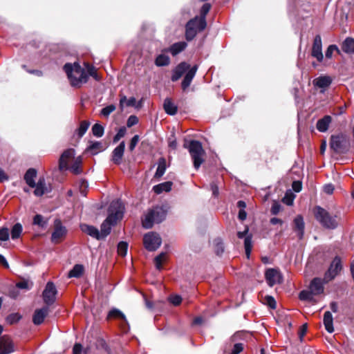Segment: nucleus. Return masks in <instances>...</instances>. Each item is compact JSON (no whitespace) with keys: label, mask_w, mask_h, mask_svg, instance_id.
<instances>
[{"label":"nucleus","mask_w":354,"mask_h":354,"mask_svg":"<svg viewBox=\"0 0 354 354\" xmlns=\"http://www.w3.org/2000/svg\"><path fill=\"white\" fill-rule=\"evenodd\" d=\"M124 207L120 200H115L111 202L109 207V214L106 220L102 223L100 234L101 239L109 235L111 227L115 225L118 221L123 216Z\"/></svg>","instance_id":"nucleus-1"},{"label":"nucleus","mask_w":354,"mask_h":354,"mask_svg":"<svg viewBox=\"0 0 354 354\" xmlns=\"http://www.w3.org/2000/svg\"><path fill=\"white\" fill-rule=\"evenodd\" d=\"M37 171L34 168L28 169L24 175V180L31 188H34L33 194L35 196L40 197L52 191L51 185L46 183L44 176H40L36 183Z\"/></svg>","instance_id":"nucleus-2"},{"label":"nucleus","mask_w":354,"mask_h":354,"mask_svg":"<svg viewBox=\"0 0 354 354\" xmlns=\"http://www.w3.org/2000/svg\"><path fill=\"white\" fill-rule=\"evenodd\" d=\"M63 69L73 87L80 88L87 82L88 75L78 62L66 63Z\"/></svg>","instance_id":"nucleus-3"},{"label":"nucleus","mask_w":354,"mask_h":354,"mask_svg":"<svg viewBox=\"0 0 354 354\" xmlns=\"http://www.w3.org/2000/svg\"><path fill=\"white\" fill-rule=\"evenodd\" d=\"M313 212L315 218L324 227L335 229L337 227L338 223L336 215L331 214L320 206H316Z\"/></svg>","instance_id":"nucleus-4"},{"label":"nucleus","mask_w":354,"mask_h":354,"mask_svg":"<svg viewBox=\"0 0 354 354\" xmlns=\"http://www.w3.org/2000/svg\"><path fill=\"white\" fill-rule=\"evenodd\" d=\"M184 147L188 149L193 160L194 168L198 169L204 162L205 154L201 143L197 140H191L188 144L185 143Z\"/></svg>","instance_id":"nucleus-5"},{"label":"nucleus","mask_w":354,"mask_h":354,"mask_svg":"<svg viewBox=\"0 0 354 354\" xmlns=\"http://www.w3.org/2000/svg\"><path fill=\"white\" fill-rule=\"evenodd\" d=\"M167 216V210L163 207L157 206L151 209L142 220V226L145 229L151 228L154 223L164 221Z\"/></svg>","instance_id":"nucleus-6"},{"label":"nucleus","mask_w":354,"mask_h":354,"mask_svg":"<svg viewBox=\"0 0 354 354\" xmlns=\"http://www.w3.org/2000/svg\"><path fill=\"white\" fill-rule=\"evenodd\" d=\"M330 147L335 153H346L350 148L349 138L344 134L332 136L330 138Z\"/></svg>","instance_id":"nucleus-7"},{"label":"nucleus","mask_w":354,"mask_h":354,"mask_svg":"<svg viewBox=\"0 0 354 354\" xmlns=\"http://www.w3.org/2000/svg\"><path fill=\"white\" fill-rule=\"evenodd\" d=\"M144 245L149 251L156 250L162 243V239L158 234L149 232L144 236Z\"/></svg>","instance_id":"nucleus-8"},{"label":"nucleus","mask_w":354,"mask_h":354,"mask_svg":"<svg viewBox=\"0 0 354 354\" xmlns=\"http://www.w3.org/2000/svg\"><path fill=\"white\" fill-rule=\"evenodd\" d=\"M342 268L341 259L339 257H335L331 262L328 270L325 273L324 280L327 282L333 279L339 274Z\"/></svg>","instance_id":"nucleus-9"},{"label":"nucleus","mask_w":354,"mask_h":354,"mask_svg":"<svg viewBox=\"0 0 354 354\" xmlns=\"http://www.w3.org/2000/svg\"><path fill=\"white\" fill-rule=\"evenodd\" d=\"M311 55L315 57L319 62H322L324 60V55L322 53V37L319 35H317L314 38Z\"/></svg>","instance_id":"nucleus-10"},{"label":"nucleus","mask_w":354,"mask_h":354,"mask_svg":"<svg viewBox=\"0 0 354 354\" xmlns=\"http://www.w3.org/2000/svg\"><path fill=\"white\" fill-rule=\"evenodd\" d=\"M57 294L56 288L53 282H48L43 292V298L44 302L48 304H52L55 300Z\"/></svg>","instance_id":"nucleus-11"},{"label":"nucleus","mask_w":354,"mask_h":354,"mask_svg":"<svg viewBox=\"0 0 354 354\" xmlns=\"http://www.w3.org/2000/svg\"><path fill=\"white\" fill-rule=\"evenodd\" d=\"M266 279L268 284L272 287L277 283L282 282V277L281 273L276 269L269 268L266 270L265 274Z\"/></svg>","instance_id":"nucleus-12"},{"label":"nucleus","mask_w":354,"mask_h":354,"mask_svg":"<svg viewBox=\"0 0 354 354\" xmlns=\"http://www.w3.org/2000/svg\"><path fill=\"white\" fill-rule=\"evenodd\" d=\"M203 30L199 28L197 20L194 19L189 20L186 25L185 37L187 40L191 41L195 37L198 31Z\"/></svg>","instance_id":"nucleus-13"},{"label":"nucleus","mask_w":354,"mask_h":354,"mask_svg":"<svg viewBox=\"0 0 354 354\" xmlns=\"http://www.w3.org/2000/svg\"><path fill=\"white\" fill-rule=\"evenodd\" d=\"M15 351V344L11 338L3 335L0 338V354H10Z\"/></svg>","instance_id":"nucleus-14"},{"label":"nucleus","mask_w":354,"mask_h":354,"mask_svg":"<svg viewBox=\"0 0 354 354\" xmlns=\"http://www.w3.org/2000/svg\"><path fill=\"white\" fill-rule=\"evenodd\" d=\"M55 229L52 234L51 239L54 243H58L61 238L66 234V229L62 225L59 219H56L54 222Z\"/></svg>","instance_id":"nucleus-15"},{"label":"nucleus","mask_w":354,"mask_h":354,"mask_svg":"<svg viewBox=\"0 0 354 354\" xmlns=\"http://www.w3.org/2000/svg\"><path fill=\"white\" fill-rule=\"evenodd\" d=\"M75 156V150L73 149H68L65 150L61 155L59 160V170L68 169V162Z\"/></svg>","instance_id":"nucleus-16"},{"label":"nucleus","mask_w":354,"mask_h":354,"mask_svg":"<svg viewBox=\"0 0 354 354\" xmlns=\"http://www.w3.org/2000/svg\"><path fill=\"white\" fill-rule=\"evenodd\" d=\"M197 70L198 66L194 65L192 68L189 67V68L185 72V75L181 84V86L183 91H185L190 86Z\"/></svg>","instance_id":"nucleus-17"},{"label":"nucleus","mask_w":354,"mask_h":354,"mask_svg":"<svg viewBox=\"0 0 354 354\" xmlns=\"http://www.w3.org/2000/svg\"><path fill=\"white\" fill-rule=\"evenodd\" d=\"M189 67L190 65L185 62L180 63L172 71L171 81L178 80Z\"/></svg>","instance_id":"nucleus-18"},{"label":"nucleus","mask_w":354,"mask_h":354,"mask_svg":"<svg viewBox=\"0 0 354 354\" xmlns=\"http://www.w3.org/2000/svg\"><path fill=\"white\" fill-rule=\"evenodd\" d=\"M125 149V143L124 141L121 142L120 145L116 147L112 152L111 160L115 165H120L122 162V157Z\"/></svg>","instance_id":"nucleus-19"},{"label":"nucleus","mask_w":354,"mask_h":354,"mask_svg":"<svg viewBox=\"0 0 354 354\" xmlns=\"http://www.w3.org/2000/svg\"><path fill=\"white\" fill-rule=\"evenodd\" d=\"M211 8V6L209 3H205L202 6L201 9V17H195L194 19L198 21V27L200 29H205L206 27V21L205 17L206 15L209 12Z\"/></svg>","instance_id":"nucleus-20"},{"label":"nucleus","mask_w":354,"mask_h":354,"mask_svg":"<svg viewBox=\"0 0 354 354\" xmlns=\"http://www.w3.org/2000/svg\"><path fill=\"white\" fill-rule=\"evenodd\" d=\"M314 295H318L324 292V281L320 278H315L312 280L309 287Z\"/></svg>","instance_id":"nucleus-21"},{"label":"nucleus","mask_w":354,"mask_h":354,"mask_svg":"<svg viewBox=\"0 0 354 354\" xmlns=\"http://www.w3.org/2000/svg\"><path fill=\"white\" fill-rule=\"evenodd\" d=\"M48 313V308L44 307L35 311L32 322L35 325L41 324Z\"/></svg>","instance_id":"nucleus-22"},{"label":"nucleus","mask_w":354,"mask_h":354,"mask_svg":"<svg viewBox=\"0 0 354 354\" xmlns=\"http://www.w3.org/2000/svg\"><path fill=\"white\" fill-rule=\"evenodd\" d=\"M295 231L297 232V236L301 239L304 232V222L302 216H297L294 219Z\"/></svg>","instance_id":"nucleus-23"},{"label":"nucleus","mask_w":354,"mask_h":354,"mask_svg":"<svg viewBox=\"0 0 354 354\" xmlns=\"http://www.w3.org/2000/svg\"><path fill=\"white\" fill-rule=\"evenodd\" d=\"M80 227L82 232L90 235L91 236L97 239H101L100 232L96 227L86 224L81 225Z\"/></svg>","instance_id":"nucleus-24"},{"label":"nucleus","mask_w":354,"mask_h":354,"mask_svg":"<svg viewBox=\"0 0 354 354\" xmlns=\"http://www.w3.org/2000/svg\"><path fill=\"white\" fill-rule=\"evenodd\" d=\"M323 322H324L326 330L328 333H332L334 331L333 318V315L330 311H326L324 313Z\"/></svg>","instance_id":"nucleus-25"},{"label":"nucleus","mask_w":354,"mask_h":354,"mask_svg":"<svg viewBox=\"0 0 354 354\" xmlns=\"http://www.w3.org/2000/svg\"><path fill=\"white\" fill-rule=\"evenodd\" d=\"M342 50L347 54H354V39L346 37L342 44Z\"/></svg>","instance_id":"nucleus-26"},{"label":"nucleus","mask_w":354,"mask_h":354,"mask_svg":"<svg viewBox=\"0 0 354 354\" xmlns=\"http://www.w3.org/2000/svg\"><path fill=\"white\" fill-rule=\"evenodd\" d=\"M332 82V80L329 76H320L314 80V84L321 88L328 87Z\"/></svg>","instance_id":"nucleus-27"},{"label":"nucleus","mask_w":354,"mask_h":354,"mask_svg":"<svg viewBox=\"0 0 354 354\" xmlns=\"http://www.w3.org/2000/svg\"><path fill=\"white\" fill-rule=\"evenodd\" d=\"M187 44L185 41H179L172 44L169 48L168 51L171 53L173 56L177 55L178 53L185 49Z\"/></svg>","instance_id":"nucleus-28"},{"label":"nucleus","mask_w":354,"mask_h":354,"mask_svg":"<svg viewBox=\"0 0 354 354\" xmlns=\"http://www.w3.org/2000/svg\"><path fill=\"white\" fill-rule=\"evenodd\" d=\"M172 185H173V183L171 181L164 182V183H160L157 185H155L153 187V190L157 194H160L163 192H168L171 191Z\"/></svg>","instance_id":"nucleus-29"},{"label":"nucleus","mask_w":354,"mask_h":354,"mask_svg":"<svg viewBox=\"0 0 354 354\" xmlns=\"http://www.w3.org/2000/svg\"><path fill=\"white\" fill-rule=\"evenodd\" d=\"M163 108L165 111L170 115H174L177 113V106L172 102L170 98L165 100Z\"/></svg>","instance_id":"nucleus-30"},{"label":"nucleus","mask_w":354,"mask_h":354,"mask_svg":"<svg viewBox=\"0 0 354 354\" xmlns=\"http://www.w3.org/2000/svg\"><path fill=\"white\" fill-rule=\"evenodd\" d=\"M330 122L331 117L329 115H326L317 121V129L321 132H325L327 131Z\"/></svg>","instance_id":"nucleus-31"},{"label":"nucleus","mask_w":354,"mask_h":354,"mask_svg":"<svg viewBox=\"0 0 354 354\" xmlns=\"http://www.w3.org/2000/svg\"><path fill=\"white\" fill-rule=\"evenodd\" d=\"M103 150V146L101 142H90V145L86 148V151L92 155H95Z\"/></svg>","instance_id":"nucleus-32"},{"label":"nucleus","mask_w":354,"mask_h":354,"mask_svg":"<svg viewBox=\"0 0 354 354\" xmlns=\"http://www.w3.org/2000/svg\"><path fill=\"white\" fill-rule=\"evenodd\" d=\"M166 171V160L165 158H160L158 160V167L155 174L156 178H160Z\"/></svg>","instance_id":"nucleus-33"},{"label":"nucleus","mask_w":354,"mask_h":354,"mask_svg":"<svg viewBox=\"0 0 354 354\" xmlns=\"http://www.w3.org/2000/svg\"><path fill=\"white\" fill-rule=\"evenodd\" d=\"M84 271V268L80 264H76L73 269L68 272V277H80Z\"/></svg>","instance_id":"nucleus-34"},{"label":"nucleus","mask_w":354,"mask_h":354,"mask_svg":"<svg viewBox=\"0 0 354 354\" xmlns=\"http://www.w3.org/2000/svg\"><path fill=\"white\" fill-rule=\"evenodd\" d=\"M136 100L135 97H132L127 99L126 96L123 95L120 100V106L122 110L124 106H133L136 104Z\"/></svg>","instance_id":"nucleus-35"},{"label":"nucleus","mask_w":354,"mask_h":354,"mask_svg":"<svg viewBox=\"0 0 354 354\" xmlns=\"http://www.w3.org/2000/svg\"><path fill=\"white\" fill-rule=\"evenodd\" d=\"M22 289V281H19L15 286L9 289L8 295L11 298L15 299L19 295L20 290Z\"/></svg>","instance_id":"nucleus-36"},{"label":"nucleus","mask_w":354,"mask_h":354,"mask_svg":"<svg viewBox=\"0 0 354 354\" xmlns=\"http://www.w3.org/2000/svg\"><path fill=\"white\" fill-rule=\"evenodd\" d=\"M108 318L120 319L123 320L124 322H127L125 315L122 313V311L117 308H113L109 311Z\"/></svg>","instance_id":"nucleus-37"},{"label":"nucleus","mask_w":354,"mask_h":354,"mask_svg":"<svg viewBox=\"0 0 354 354\" xmlns=\"http://www.w3.org/2000/svg\"><path fill=\"white\" fill-rule=\"evenodd\" d=\"M155 63L158 66H167L170 63V59L167 55L161 54L156 57Z\"/></svg>","instance_id":"nucleus-38"},{"label":"nucleus","mask_w":354,"mask_h":354,"mask_svg":"<svg viewBox=\"0 0 354 354\" xmlns=\"http://www.w3.org/2000/svg\"><path fill=\"white\" fill-rule=\"evenodd\" d=\"M167 259V253L161 252L154 259L155 266L156 269L160 270L162 269V264L164 261H166Z\"/></svg>","instance_id":"nucleus-39"},{"label":"nucleus","mask_w":354,"mask_h":354,"mask_svg":"<svg viewBox=\"0 0 354 354\" xmlns=\"http://www.w3.org/2000/svg\"><path fill=\"white\" fill-rule=\"evenodd\" d=\"M244 246L245 250V254L248 258H249L250 252L252 251V235L248 234L245 236L244 240Z\"/></svg>","instance_id":"nucleus-40"},{"label":"nucleus","mask_w":354,"mask_h":354,"mask_svg":"<svg viewBox=\"0 0 354 354\" xmlns=\"http://www.w3.org/2000/svg\"><path fill=\"white\" fill-rule=\"evenodd\" d=\"M104 127L98 123L95 124L92 127V133L93 136L97 138H101L104 135Z\"/></svg>","instance_id":"nucleus-41"},{"label":"nucleus","mask_w":354,"mask_h":354,"mask_svg":"<svg viewBox=\"0 0 354 354\" xmlns=\"http://www.w3.org/2000/svg\"><path fill=\"white\" fill-rule=\"evenodd\" d=\"M22 231V227L20 223H16L12 228L10 234L12 239H17L20 236Z\"/></svg>","instance_id":"nucleus-42"},{"label":"nucleus","mask_w":354,"mask_h":354,"mask_svg":"<svg viewBox=\"0 0 354 354\" xmlns=\"http://www.w3.org/2000/svg\"><path fill=\"white\" fill-rule=\"evenodd\" d=\"M81 164H82V159L80 157H78L77 159H75V162H73V164L71 165V167H68V169H70V170L75 174H78L81 172Z\"/></svg>","instance_id":"nucleus-43"},{"label":"nucleus","mask_w":354,"mask_h":354,"mask_svg":"<svg viewBox=\"0 0 354 354\" xmlns=\"http://www.w3.org/2000/svg\"><path fill=\"white\" fill-rule=\"evenodd\" d=\"M337 52L338 54L340 53V50L338 48V47L335 45V44H332V45H330L326 52H325V57L326 59H331L333 57V53L334 52Z\"/></svg>","instance_id":"nucleus-44"},{"label":"nucleus","mask_w":354,"mask_h":354,"mask_svg":"<svg viewBox=\"0 0 354 354\" xmlns=\"http://www.w3.org/2000/svg\"><path fill=\"white\" fill-rule=\"evenodd\" d=\"M90 123L88 121H82L80 127L77 129V134L79 137H82L89 127Z\"/></svg>","instance_id":"nucleus-45"},{"label":"nucleus","mask_w":354,"mask_h":354,"mask_svg":"<svg viewBox=\"0 0 354 354\" xmlns=\"http://www.w3.org/2000/svg\"><path fill=\"white\" fill-rule=\"evenodd\" d=\"M215 252L217 255H221L224 252L223 243L220 239H216L214 241Z\"/></svg>","instance_id":"nucleus-46"},{"label":"nucleus","mask_w":354,"mask_h":354,"mask_svg":"<svg viewBox=\"0 0 354 354\" xmlns=\"http://www.w3.org/2000/svg\"><path fill=\"white\" fill-rule=\"evenodd\" d=\"M128 243L124 241H121L118 245V252L119 255L125 257L127 253Z\"/></svg>","instance_id":"nucleus-47"},{"label":"nucleus","mask_w":354,"mask_h":354,"mask_svg":"<svg viewBox=\"0 0 354 354\" xmlns=\"http://www.w3.org/2000/svg\"><path fill=\"white\" fill-rule=\"evenodd\" d=\"M313 295H314L310 290L309 291L302 290L299 293V299L304 301H312L313 299Z\"/></svg>","instance_id":"nucleus-48"},{"label":"nucleus","mask_w":354,"mask_h":354,"mask_svg":"<svg viewBox=\"0 0 354 354\" xmlns=\"http://www.w3.org/2000/svg\"><path fill=\"white\" fill-rule=\"evenodd\" d=\"M116 107L113 104H110L101 110V115L104 117L108 118L109 115L115 110Z\"/></svg>","instance_id":"nucleus-49"},{"label":"nucleus","mask_w":354,"mask_h":354,"mask_svg":"<svg viewBox=\"0 0 354 354\" xmlns=\"http://www.w3.org/2000/svg\"><path fill=\"white\" fill-rule=\"evenodd\" d=\"M20 319L21 316L19 313H12L6 317V322L9 324H14L18 322Z\"/></svg>","instance_id":"nucleus-50"},{"label":"nucleus","mask_w":354,"mask_h":354,"mask_svg":"<svg viewBox=\"0 0 354 354\" xmlns=\"http://www.w3.org/2000/svg\"><path fill=\"white\" fill-rule=\"evenodd\" d=\"M33 223L41 227H44L47 224L46 221H44L43 216L39 214H37L34 217Z\"/></svg>","instance_id":"nucleus-51"},{"label":"nucleus","mask_w":354,"mask_h":354,"mask_svg":"<svg viewBox=\"0 0 354 354\" xmlns=\"http://www.w3.org/2000/svg\"><path fill=\"white\" fill-rule=\"evenodd\" d=\"M126 128L125 127H121L118 131L117 132V133L115 134V136L113 137V142L115 143L117 142H118L122 138H123L125 134H126Z\"/></svg>","instance_id":"nucleus-52"},{"label":"nucleus","mask_w":354,"mask_h":354,"mask_svg":"<svg viewBox=\"0 0 354 354\" xmlns=\"http://www.w3.org/2000/svg\"><path fill=\"white\" fill-rule=\"evenodd\" d=\"M34 283L29 277H24V291L29 290L33 287Z\"/></svg>","instance_id":"nucleus-53"},{"label":"nucleus","mask_w":354,"mask_h":354,"mask_svg":"<svg viewBox=\"0 0 354 354\" xmlns=\"http://www.w3.org/2000/svg\"><path fill=\"white\" fill-rule=\"evenodd\" d=\"M265 303L267 304L270 308L275 309L277 306L276 301L273 297L267 295L265 297Z\"/></svg>","instance_id":"nucleus-54"},{"label":"nucleus","mask_w":354,"mask_h":354,"mask_svg":"<svg viewBox=\"0 0 354 354\" xmlns=\"http://www.w3.org/2000/svg\"><path fill=\"white\" fill-rule=\"evenodd\" d=\"M9 238V230L7 227L0 229V241H7Z\"/></svg>","instance_id":"nucleus-55"},{"label":"nucleus","mask_w":354,"mask_h":354,"mask_svg":"<svg viewBox=\"0 0 354 354\" xmlns=\"http://www.w3.org/2000/svg\"><path fill=\"white\" fill-rule=\"evenodd\" d=\"M243 344L242 343H236L234 345L230 354H239L243 350Z\"/></svg>","instance_id":"nucleus-56"},{"label":"nucleus","mask_w":354,"mask_h":354,"mask_svg":"<svg viewBox=\"0 0 354 354\" xmlns=\"http://www.w3.org/2000/svg\"><path fill=\"white\" fill-rule=\"evenodd\" d=\"M138 122V119L136 115H130L127 120V125L128 127H131Z\"/></svg>","instance_id":"nucleus-57"},{"label":"nucleus","mask_w":354,"mask_h":354,"mask_svg":"<svg viewBox=\"0 0 354 354\" xmlns=\"http://www.w3.org/2000/svg\"><path fill=\"white\" fill-rule=\"evenodd\" d=\"M139 142V136L135 135L131 140L129 149L131 151H133L138 142Z\"/></svg>","instance_id":"nucleus-58"},{"label":"nucleus","mask_w":354,"mask_h":354,"mask_svg":"<svg viewBox=\"0 0 354 354\" xmlns=\"http://www.w3.org/2000/svg\"><path fill=\"white\" fill-rule=\"evenodd\" d=\"M281 205L277 202H274L271 207V213L273 215H277L281 210Z\"/></svg>","instance_id":"nucleus-59"},{"label":"nucleus","mask_w":354,"mask_h":354,"mask_svg":"<svg viewBox=\"0 0 354 354\" xmlns=\"http://www.w3.org/2000/svg\"><path fill=\"white\" fill-rule=\"evenodd\" d=\"M168 145L170 148L176 149L177 147V142L174 135H171L168 140Z\"/></svg>","instance_id":"nucleus-60"},{"label":"nucleus","mask_w":354,"mask_h":354,"mask_svg":"<svg viewBox=\"0 0 354 354\" xmlns=\"http://www.w3.org/2000/svg\"><path fill=\"white\" fill-rule=\"evenodd\" d=\"M169 301L174 306H178L180 304V302L182 301V298L179 295H174V296H171L169 298Z\"/></svg>","instance_id":"nucleus-61"},{"label":"nucleus","mask_w":354,"mask_h":354,"mask_svg":"<svg viewBox=\"0 0 354 354\" xmlns=\"http://www.w3.org/2000/svg\"><path fill=\"white\" fill-rule=\"evenodd\" d=\"M210 189L212 192V195L214 197H217L218 196L219 192H218V187L215 182H212L210 184Z\"/></svg>","instance_id":"nucleus-62"},{"label":"nucleus","mask_w":354,"mask_h":354,"mask_svg":"<svg viewBox=\"0 0 354 354\" xmlns=\"http://www.w3.org/2000/svg\"><path fill=\"white\" fill-rule=\"evenodd\" d=\"M293 190L296 192H299L301 190L302 185L300 181H294L292 185Z\"/></svg>","instance_id":"nucleus-63"},{"label":"nucleus","mask_w":354,"mask_h":354,"mask_svg":"<svg viewBox=\"0 0 354 354\" xmlns=\"http://www.w3.org/2000/svg\"><path fill=\"white\" fill-rule=\"evenodd\" d=\"M73 354H82V346L80 344H75L73 348Z\"/></svg>","instance_id":"nucleus-64"}]
</instances>
